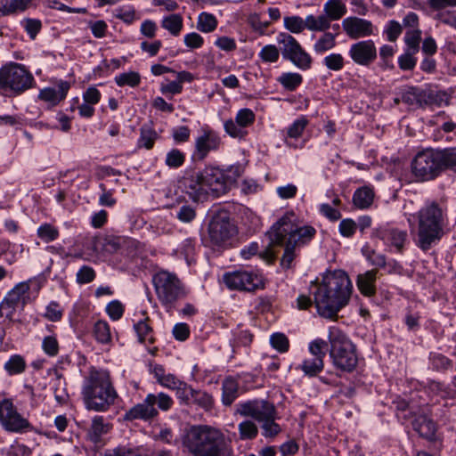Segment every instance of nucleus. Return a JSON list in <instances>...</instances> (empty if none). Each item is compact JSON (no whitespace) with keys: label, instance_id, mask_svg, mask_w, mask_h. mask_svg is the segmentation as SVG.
Listing matches in <instances>:
<instances>
[{"label":"nucleus","instance_id":"f257e3e1","mask_svg":"<svg viewBox=\"0 0 456 456\" xmlns=\"http://www.w3.org/2000/svg\"><path fill=\"white\" fill-rule=\"evenodd\" d=\"M302 224L303 221L294 211H288L273 224L268 232L271 243L284 248L281 259L283 268H290L297 250L308 245L317 233L314 226Z\"/></svg>","mask_w":456,"mask_h":456},{"label":"nucleus","instance_id":"f03ea898","mask_svg":"<svg viewBox=\"0 0 456 456\" xmlns=\"http://www.w3.org/2000/svg\"><path fill=\"white\" fill-rule=\"evenodd\" d=\"M315 288L312 293L317 312L329 319L337 317L338 313L348 304L353 290L348 275L342 270L326 273Z\"/></svg>","mask_w":456,"mask_h":456},{"label":"nucleus","instance_id":"7ed1b4c3","mask_svg":"<svg viewBox=\"0 0 456 456\" xmlns=\"http://www.w3.org/2000/svg\"><path fill=\"white\" fill-rule=\"evenodd\" d=\"M81 395L87 410L104 412L115 403L118 393L109 371L91 368L84 379Z\"/></svg>","mask_w":456,"mask_h":456},{"label":"nucleus","instance_id":"20e7f679","mask_svg":"<svg viewBox=\"0 0 456 456\" xmlns=\"http://www.w3.org/2000/svg\"><path fill=\"white\" fill-rule=\"evenodd\" d=\"M446 212L436 202L427 203L418 212L416 245L423 251L437 244L444 234Z\"/></svg>","mask_w":456,"mask_h":456},{"label":"nucleus","instance_id":"39448f33","mask_svg":"<svg viewBox=\"0 0 456 456\" xmlns=\"http://www.w3.org/2000/svg\"><path fill=\"white\" fill-rule=\"evenodd\" d=\"M32 73L25 65L10 61L0 68V93L17 96L35 86Z\"/></svg>","mask_w":456,"mask_h":456},{"label":"nucleus","instance_id":"423d86ee","mask_svg":"<svg viewBox=\"0 0 456 456\" xmlns=\"http://www.w3.org/2000/svg\"><path fill=\"white\" fill-rule=\"evenodd\" d=\"M330 356L333 365L343 371H353L358 363L355 346L336 327L329 330Z\"/></svg>","mask_w":456,"mask_h":456},{"label":"nucleus","instance_id":"0eeeda50","mask_svg":"<svg viewBox=\"0 0 456 456\" xmlns=\"http://www.w3.org/2000/svg\"><path fill=\"white\" fill-rule=\"evenodd\" d=\"M152 283L158 299L167 309L174 307L175 303L185 296V289L176 276L167 271H159L152 277Z\"/></svg>","mask_w":456,"mask_h":456},{"label":"nucleus","instance_id":"6e6552de","mask_svg":"<svg viewBox=\"0 0 456 456\" xmlns=\"http://www.w3.org/2000/svg\"><path fill=\"white\" fill-rule=\"evenodd\" d=\"M156 405L159 410L166 411L172 407L173 400L165 393L149 394L142 403L126 411L124 419L129 421L134 419L150 421L159 414Z\"/></svg>","mask_w":456,"mask_h":456},{"label":"nucleus","instance_id":"1a4fd4ad","mask_svg":"<svg viewBox=\"0 0 456 456\" xmlns=\"http://www.w3.org/2000/svg\"><path fill=\"white\" fill-rule=\"evenodd\" d=\"M277 43L285 61L291 62L301 70H308L312 68V56L292 35L286 32L279 33Z\"/></svg>","mask_w":456,"mask_h":456},{"label":"nucleus","instance_id":"9d476101","mask_svg":"<svg viewBox=\"0 0 456 456\" xmlns=\"http://www.w3.org/2000/svg\"><path fill=\"white\" fill-rule=\"evenodd\" d=\"M414 176L419 181H430L442 173L438 149L428 148L417 153L411 162Z\"/></svg>","mask_w":456,"mask_h":456},{"label":"nucleus","instance_id":"9b49d317","mask_svg":"<svg viewBox=\"0 0 456 456\" xmlns=\"http://www.w3.org/2000/svg\"><path fill=\"white\" fill-rule=\"evenodd\" d=\"M236 233L237 228L227 211L218 209L213 212L208 224V236L214 244H224Z\"/></svg>","mask_w":456,"mask_h":456},{"label":"nucleus","instance_id":"f8f14e48","mask_svg":"<svg viewBox=\"0 0 456 456\" xmlns=\"http://www.w3.org/2000/svg\"><path fill=\"white\" fill-rule=\"evenodd\" d=\"M224 435L216 428L201 425V456H230Z\"/></svg>","mask_w":456,"mask_h":456},{"label":"nucleus","instance_id":"ddd939ff","mask_svg":"<svg viewBox=\"0 0 456 456\" xmlns=\"http://www.w3.org/2000/svg\"><path fill=\"white\" fill-rule=\"evenodd\" d=\"M402 102L410 107L424 109L432 105L440 106L442 98L437 93L417 86H405L400 92Z\"/></svg>","mask_w":456,"mask_h":456},{"label":"nucleus","instance_id":"4468645a","mask_svg":"<svg viewBox=\"0 0 456 456\" xmlns=\"http://www.w3.org/2000/svg\"><path fill=\"white\" fill-rule=\"evenodd\" d=\"M223 281L228 289L240 291H254L262 284L261 277L242 269L224 273Z\"/></svg>","mask_w":456,"mask_h":456},{"label":"nucleus","instance_id":"2eb2a0df","mask_svg":"<svg viewBox=\"0 0 456 456\" xmlns=\"http://www.w3.org/2000/svg\"><path fill=\"white\" fill-rule=\"evenodd\" d=\"M235 413L242 417H250L260 423L268 417H276V410L273 403L263 399L249 400L237 403Z\"/></svg>","mask_w":456,"mask_h":456},{"label":"nucleus","instance_id":"dca6fc26","mask_svg":"<svg viewBox=\"0 0 456 456\" xmlns=\"http://www.w3.org/2000/svg\"><path fill=\"white\" fill-rule=\"evenodd\" d=\"M256 115L250 109H240L234 119H228L224 122V131L232 138L244 139L248 132L247 127L254 124Z\"/></svg>","mask_w":456,"mask_h":456},{"label":"nucleus","instance_id":"f3484780","mask_svg":"<svg viewBox=\"0 0 456 456\" xmlns=\"http://www.w3.org/2000/svg\"><path fill=\"white\" fill-rule=\"evenodd\" d=\"M0 422L6 430L18 432L29 426L28 421L16 411L9 399L0 401Z\"/></svg>","mask_w":456,"mask_h":456},{"label":"nucleus","instance_id":"a211bd4d","mask_svg":"<svg viewBox=\"0 0 456 456\" xmlns=\"http://www.w3.org/2000/svg\"><path fill=\"white\" fill-rule=\"evenodd\" d=\"M29 281L20 282L5 296L1 309L6 312L7 317H11L17 308H23L29 301Z\"/></svg>","mask_w":456,"mask_h":456},{"label":"nucleus","instance_id":"6ab92c4d","mask_svg":"<svg viewBox=\"0 0 456 456\" xmlns=\"http://www.w3.org/2000/svg\"><path fill=\"white\" fill-rule=\"evenodd\" d=\"M226 186L222 172L215 167H207L201 172V197H218L224 193Z\"/></svg>","mask_w":456,"mask_h":456},{"label":"nucleus","instance_id":"aec40b11","mask_svg":"<svg viewBox=\"0 0 456 456\" xmlns=\"http://www.w3.org/2000/svg\"><path fill=\"white\" fill-rule=\"evenodd\" d=\"M347 12L342 0H328L323 6V14L315 16L320 31H326L331 28L332 20H338Z\"/></svg>","mask_w":456,"mask_h":456},{"label":"nucleus","instance_id":"412c9836","mask_svg":"<svg viewBox=\"0 0 456 456\" xmlns=\"http://www.w3.org/2000/svg\"><path fill=\"white\" fill-rule=\"evenodd\" d=\"M348 54L354 63L368 67L377 59V48L370 39L359 41L351 45Z\"/></svg>","mask_w":456,"mask_h":456},{"label":"nucleus","instance_id":"4be33fe9","mask_svg":"<svg viewBox=\"0 0 456 456\" xmlns=\"http://www.w3.org/2000/svg\"><path fill=\"white\" fill-rule=\"evenodd\" d=\"M342 28L351 39L367 37L374 33V26L370 20L355 16H350L343 20Z\"/></svg>","mask_w":456,"mask_h":456},{"label":"nucleus","instance_id":"5701e85b","mask_svg":"<svg viewBox=\"0 0 456 456\" xmlns=\"http://www.w3.org/2000/svg\"><path fill=\"white\" fill-rule=\"evenodd\" d=\"M372 235L381 240L385 244L395 248L398 252L403 251L404 242L407 240L406 231L391 226L375 229Z\"/></svg>","mask_w":456,"mask_h":456},{"label":"nucleus","instance_id":"b1692460","mask_svg":"<svg viewBox=\"0 0 456 456\" xmlns=\"http://www.w3.org/2000/svg\"><path fill=\"white\" fill-rule=\"evenodd\" d=\"M317 23L314 14L307 15L305 19L298 15L285 16L283 18L284 28L293 34H300L305 29L320 31Z\"/></svg>","mask_w":456,"mask_h":456},{"label":"nucleus","instance_id":"393cba45","mask_svg":"<svg viewBox=\"0 0 456 456\" xmlns=\"http://www.w3.org/2000/svg\"><path fill=\"white\" fill-rule=\"evenodd\" d=\"M111 428V424L106 421L102 416H94L87 430L86 437L95 446H99L102 444V436L107 435Z\"/></svg>","mask_w":456,"mask_h":456},{"label":"nucleus","instance_id":"a878e982","mask_svg":"<svg viewBox=\"0 0 456 456\" xmlns=\"http://www.w3.org/2000/svg\"><path fill=\"white\" fill-rule=\"evenodd\" d=\"M69 87L70 85L69 82L61 81L58 83L57 88H44L40 91L38 96L41 100L50 102L52 105H56L66 97Z\"/></svg>","mask_w":456,"mask_h":456},{"label":"nucleus","instance_id":"bb28decb","mask_svg":"<svg viewBox=\"0 0 456 456\" xmlns=\"http://www.w3.org/2000/svg\"><path fill=\"white\" fill-rule=\"evenodd\" d=\"M221 145V138L218 134L208 126L201 129V159L205 158L210 151H215Z\"/></svg>","mask_w":456,"mask_h":456},{"label":"nucleus","instance_id":"cd10ccee","mask_svg":"<svg viewBox=\"0 0 456 456\" xmlns=\"http://www.w3.org/2000/svg\"><path fill=\"white\" fill-rule=\"evenodd\" d=\"M377 274V270H370L357 276L356 284L363 296L370 297L375 295Z\"/></svg>","mask_w":456,"mask_h":456},{"label":"nucleus","instance_id":"c85d7f7f","mask_svg":"<svg viewBox=\"0 0 456 456\" xmlns=\"http://www.w3.org/2000/svg\"><path fill=\"white\" fill-rule=\"evenodd\" d=\"M183 445L194 456H200V427L191 426L184 430Z\"/></svg>","mask_w":456,"mask_h":456},{"label":"nucleus","instance_id":"c756f323","mask_svg":"<svg viewBox=\"0 0 456 456\" xmlns=\"http://www.w3.org/2000/svg\"><path fill=\"white\" fill-rule=\"evenodd\" d=\"M412 427L420 436L427 439H432L436 431L435 422L426 415L417 417L412 422Z\"/></svg>","mask_w":456,"mask_h":456},{"label":"nucleus","instance_id":"7c9ffc66","mask_svg":"<svg viewBox=\"0 0 456 456\" xmlns=\"http://www.w3.org/2000/svg\"><path fill=\"white\" fill-rule=\"evenodd\" d=\"M149 322L150 318L146 317L134 324L139 342L144 345H152L155 342L154 331Z\"/></svg>","mask_w":456,"mask_h":456},{"label":"nucleus","instance_id":"2f4dec72","mask_svg":"<svg viewBox=\"0 0 456 456\" xmlns=\"http://www.w3.org/2000/svg\"><path fill=\"white\" fill-rule=\"evenodd\" d=\"M374 191L370 186L358 188L353 195L354 205L361 209L368 208L373 202Z\"/></svg>","mask_w":456,"mask_h":456},{"label":"nucleus","instance_id":"473e14b6","mask_svg":"<svg viewBox=\"0 0 456 456\" xmlns=\"http://www.w3.org/2000/svg\"><path fill=\"white\" fill-rule=\"evenodd\" d=\"M222 389V402L230 406L239 395V383L234 378L228 377L224 380Z\"/></svg>","mask_w":456,"mask_h":456},{"label":"nucleus","instance_id":"72a5a7b5","mask_svg":"<svg viewBox=\"0 0 456 456\" xmlns=\"http://www.w3.org/2000/svg\"><path fill=\"white\" fill-rule=\"evenodd\" d=\"M322 32L323 34L319 37L314 45V51L317 54H322L325 52L333 49L337 44V34H333L328 30Z\"/></svg>","mask_w":456,"mask_h":456},{"label":"nucleus","instance_id":"f704fd0d","mask_svg":"<svg viewBox=\"0 0 456 456\" xmlns=\"http://www.w3.org/2000/svg\"><path fill=\"white\" fill-rule=\"evenodd\" d=\"M443 172L451 170L456 173V147L438 149Z\"/></svg>","mask_w":456,"mask_h":456},{"label":"nucleus","instance_id":"c9c22d12","mask_svg":"<svg viewBox=\"0 0 456 456\" xmlns=\"http://www.w3.org/2000/svg\"><path fill=\"white\" fill-rule=\"evenodd\" d=\"M324 362L321 358L311 357L305 359L299 369L308 377H315L322 371Z\"/></svg>","mask_w":456,"mask_h":456},{"label":"nucleus","instance_id":"e433bc0d","mask_svg":"<svg viewBox=\"0 0 456 456\" xmlns=\"http://www.w3.org/2000/svg\"><path fill=\"white\" fill-rule=\"evenodd\" d=\"M26 367V361L20 354H12L4 365V370L11 376L23 373Z\"/></svg>","mask_w":456,"mask_h":456},{"label":"nucleus","instance_id":"4c0bfd02","mask_svg":"<svg viewBox=\"0 0 456 456\" xmlns=\"http://www.w3.org/2000/svg\"><path fill=\"white\" fill-rule=\"evenodd\" d=\"M93 333L97 342L101 344H108L111 341L110 325L106 321H97L94 325Z\"/></svg>","mask_w":456,"mask_h":456},{"label":"nucleus","instance_id":"58836bf2","mask_svg":"<svg viewBox=\"0 0 456 456\" xmlns=\"http://www.w3.org/2000/svg\"><path fill=\"white\" fill-rule=\"evenodd\" d=\"M278 82L289 91L296 90L303 82V77L297 72H285L278 77Z\"/></svg>","mask_w":456,"mask_h":456},{"label":"nucleus","instance_id":"ea45409f","mask_svg":"<svg viewBox=\"0 0 456 456\" xmlns=\"http://www.w3.org/2000/svg\"><path fill=\"white\" fill-rule=\"evenodd\" d=\"M114 80L118 86L136 87L141 83V76L136 71H128L117 75Z\"/></svg>","mask_w":456,"mask_h":456},{"label":"nucleus","instance_id":"a19ab883","mask_svg":"<svg viewBox=\"0 0 456 456\" xmlns=\"http://www.w3.org/2000/svg\"><path fill=\"white\" fill-rule=\"evenodd\" d=\"M198 392L191 386L184 382H181V386L176 388V395L178 399L185 404H191L197 402Z\"/></svg>","mask_w":456,"mask_h":456},{"label":"nucleus","instance_id":"79ce46f5","mask_svg":"<svg viewBox=\"0 0 456 456\" xmlns=\"http://www.w3.org/2000/svg\"><path fill=\"white\" fill-rule=\"evenodd\" d=\"M260 428L262 435L268 439H273L281 432V426L275 422V417H268L265 419L261 422Z\"/></svg>","mask_w":456,"mask_h":456},{"label":"nucleus","instance_id":"37998d69","mask_svg":"<svg viewBox=\"0 0 456 456\" xmlns=\"http://www.w3.org/2000/svg\"><path fill=\"white\" fill-rule=\"evenodd\" d=\"M161 26L172 35L177 36L183 28L182 17L178 14H170L162 20Z\"/></svg>","mask_w":456,"mask_h":456},{"label":"nucleus","instance_id":"c03bdc74","mask_svg":"<svg viewBox=\"0 0 456 456\" xmlns=\"http://www.w3.org/2000/svg\"><path fill=\"white\" fill-rule=\"evenodd\" d=\"M241 440H253L257 436L258 428L252 420H244L238 426Z\"/></svg>","mask_w":456,"mask_h":456},{"label":"nucleus","instance_id":"a18cd8bd","mask_svg":"<svg viewBox=\"0 0 456 456\" xmlns=\"http://www.w3.org/2000/svg\"><path fill=\"white\" fill-rule=\"evenodd\" d=\"M158 137L157 133L150 126H143L141 128V134L138 140V145L150 150L153 147L154 142Z\"/></svg>","mask_w":456,"mask_h":456},{"label":"nucleus","instance_id":"49530a36","mask_svg":"<svg viewBox=\"0 0 456 456\" xmlns=\"http://www.w3.org/2000/svg\"><path fill=\"white\" fill-rule=\"evenodd\" d=\"M281 54L280 46L274 45H265L258 53L260 60L265 63H273L278 61Z\"/></svg>","mask_w":456,"mask_h":456},{"label":"nucleus","instance_id":"de8ad7c7","mask_svg":"<svg viewBox=\"0 0 456 456\" xmlns=\"http://www.w3.org/2000/svg\"><path fill=\"white\" fill-rule=\"evenodd\" d=\"M37 236L44 242L48 243L59 237V230L50 224H44L38 227Z\"/></svg>","mask_w":456,"mask_h":456},{"label":"nucleus","instance_id":"09e8293b","mask_svg":"<svg viewBox=\"0 0 456 456\" xmlns=\"http://www.w3.org/2000/svg\"><path fill=\"white\" fill-rule=\"evenodd\" d=\"M307 125L308 119L305 117L301 116L288 127V137L294 139L300 137Z\"/></svg>","mask_w":456,"mask_h":456},{"label":"nucleus","instance_id":"8fccbe9b","mask_svg":"<svg viewBox=\"0 0 456 456\" xmlns=\"http://www.w3.org/2000/svg\"><path fill=\"white\" fill-rule=\"evenodd\" d=\"M328 343L322 338H316L309 344V352L312 354V357L321 358L323 360L326 355Z\"/></svg>","mask_w":456,"mask_h":456},{"label":"nucleus","instance_id":"3c124183","mask_svg":"<svg viewBox=\"0 0 456 456\" xmlns=\"http://www.w3.org/2000/svg\"><path fill=\"white\" fill-rule=\"evenodd\" d=\"M421 31L419 29H414L408 31L405 34L404 41L407 45L409 51L412 52V53H416L419 49V42L421 39Z\"/></svg>","mask_w":456,"mask_h":456},{"label":"nucleus","instance_id":"603ef678","mask_svg":"<svg viewBox=\"0 0 456 456\" xmlns=\"http://www.w3.org/2000/svg\"><path fill=\"white\" fill-rule=\"evenodd\" d=\"M323 64L328 69L338 71L344 68V58L340 53H330L323 59Z\"/></svg>","mask_w":456,"mask_h":456},{"label":"nucleus","instance_id":"864d4df0","mask_svg":"<svg viewBox=\"0 0 456 456\" xmlns=\"http://www.w3.org/2000/svg\"><path fill=\"white\" fill-rule=\"evenodd\" d=\"M21 25L31 39H35L42 28V22L37 19L26 18L21 21Z\"/></svg>","mask_w":456,"mask_h":456},{"label":"nucleus","instance_id":"5fc2aeb1","mask_svg":"<svg viewBox=\"0 0 456 456\" xmlns=\"http://www.w3.org/2000/svg\"><path fill=\"white\" fill-rule=\"evenodd\" d=\"M125 312L124 305L118 300H112L106 306V313L113 321L119 320Z\"/></svg>","mask_w":456,"mask_h":456},{"label":"nucleus","instance_id":"6e6d98bb","mask_svg":"<svg viewBox=\"0 0 456 456\" xmlns=\"http://www.w3.org/2000/svg\"><path fill=\"white\" fill-rule=\"evenodd\" d=\"M44 352L49 356H55L59 353V343L54 336H46L42 342Z\"/></svg>","mask_w":456,"mask_h":456},{"label":"nucleus","instance_id":"4d7b16f0","mask_svg":"<svg viewBox=\"0 0 456 456\" xmlns=\"http://www.w3.org/2000/svg\"><path fill=\"white\" fill-rule=\"evenodd\" d=\"M431 362L436 370H445L452 367V362L441 354H434L431 355Z\"/></svg>","mask_w":456,"mask_h":456},{"label":"nucleus","instance_id":"13d9d810","mask_svg":"<svg viewBox=\"0 0 456 456\" xmlns=\"http://www.w3.org/2000/svg\"><path fill=\"white\" fill-rule=\"evenodd\" d=\"M357 224L350 218L341 220L338 230L343 237L351 238L356 232Z\"/></svg>","mask_w":456,"mask_h":456},{"label":"nucleus","instance_id":"bf43d9fd","mask_svg":"<svg viewBox=\"0 0 456 456\" xmlns=\"http://www.w3.org/2000/svg\"><path fill=\"white\" fill-rule=\"evenodd\" d=\"M77 282L79 284H86L93 281L95 278L94 270L88 266L83 265L77 273Z\"/></svg>","mask_w":456,"mask_h":456},{"label":"nucleus","instance_id":"052dcab7","mask_svg":"<svg viewBox=\"0 0 456 456\" xmlns=\"http://www.w3.org/2000/svg\"><path fill=\"white\" fill-rule=\"evenodd\" d=\"M217 24L218 21L213 14L208 12H201V32H212L216 28Z\"/></svg>","mask_w":456,"mask_h":456},{"label":"nucleus","instance_id":"680f3d73","mask_svg":"<svg viewBox=\"0 0 456 456\" xmlns=\"http://www.w3.org/2000/svg\"><path fill=\"white\" fill-rule=\"evenodd\" d=\"M271 345L279 352L284 353L289 349V339L282 333H275L271 336Z\"/></svg>","mask_w":456,"mask_h":456},{"label":"nucleus","instance_id":"e2e57ef3","mask_svg":"<svg viewBox=\"0 0 456 456\" xmlns=\"http://www.w3.org/2000/svg\"><path fill=\"white\" fill-rule=\"evenodd\" d=\"M32 0H10L6 2L11 14L25 12L31 4Z\"/></svg>","mask_w":456,"mask_h":456},{"label":"nucleus","instance_id":"0e129e2a","mask_svg":"<svg viewBox=\"0 0 456 456\" xmlns=\"http://www.w3.org/2000/svg\"><path fill=\"white\" fill-rule=\"evenodd\" d=\"M183 161L184 155L179 150L174 149L167 154L166 164L170 167H178Z\"/></svg>","mask_w":456,"mask_h":456},{"label":"nucleus","instance_id":"69168bd1","mask_svg":"<svg viewBox=\"0 0 456 456\" xmlns=\"http://www.w3.org/2000/svg\"><path fill=\"white\" fill-rule=\"evenodd\" d=\"M402 26L396 20H390L385 29V33L387 34V40L390 42H395L399 37L402 33Z\"/></svg>","mask_w":456,"mask_h":456},{"label":"nucleus","instance_id":"338daca9","mask_svg":"<svg viewBox=\"0 0 456 456\" xmlns=\"http://www.w3.org/2000/svg\"><path fill=\"white\" fill-rule=\"evenodd\" d=\"M412 52H406L398 58V65L403 70H411L416 66L417 60L413 57Z\"/></svg>","mask_w":456,"mask_h":456},{"label":"nucleus","instance_id":"774afa93","mask_svg":"<svg viewBox=\"0 0 456 456\" xmlns=\"http://www.w3.org/2000/svg\"><path fill=\"white\" fill-rule=\"evenodd\" d=\"M110 456H149V454L142 448H118L115 450Z\"/></svg>","mask_w":456,"mask_h":456}]
</instances>
